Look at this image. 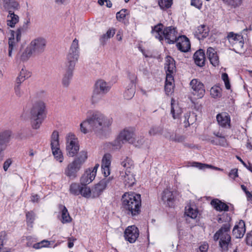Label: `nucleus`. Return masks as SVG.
<instances>
[{
    "instance_id": "49530a36",
    "label": "nucleus",
    "mask_w": 252,
    "mask_h": 252,
    "mask_svg": "<svg viewBox=\"0 0 252 252\" xmlns=\"http://www.w3.org/2000/svg\"><path fill=\"white\" fill-rule=\"evenodd\" d=\"M33 55L34 54L28 46L25 50L20 55V59L22 61H26Z\"/></svg>"
},
{
    "instance_id": "3c124183",
    "label": "nucleus",
    "mask_w": 252,
    "mask_h": 252,
    "mask_svg": "<svg viewBox=\"0 0 252 252\" xmlns=\"http://www.w3.org/2000/svg\"><path fill=\"white\" fill-rule=\"evenodd\" d=\"M112 156L110 154H106L104 155L102 159L101 166L110 167L111 162Z\"/></svg>"
},
{
    "instance_id": "aec40b11",
    "label": "nucleus",
    "mask_w": 252,
    "mask_h": 252,
    "mask_svg": "<svg viewBox=\"0 0 252 252\" xmlns=\"http://www.w3.org/2000/svg\"><path fill=\"white\" fill-rule=\"evenodd\" d=\"M207 58L210 63L214 66H217L219 65V57L216 50L212 47H209L207 50Z\"/></svg>"
},
{
    "instance_id": "dca6fc26",
    "label": "nucleus",
    "mask_w": 252,
    "mask_h": 252,
    "mask_svg": "<svg viewBox=\"0 0 252 252\" xmlns=\"http://www.w3.org/2000/svg\"><path fill=\"white\" fill-rule=\"evenodd\" d=\"M80 168L79 165L72 161L65 169L64 174L70 180H73L76 178L77 173Z\"/></svg>"
},
{
    "instance_id": "c9c22d12",
    "label": "nucleus",
    "mask_w": 252,
    "mask_h": 252,
    "mask_svg": "<svg viewBox=\"0 0 252 252\" xmlns=\"http://www.w3.org/2000/svg\"><path fill=\"white\" fill-rule=\"evenodd\" d=\"M31 76V72L28 71L25 69H22L18 76L16 78V82L17 83L21 84L26 79H28Z\"/></svg>"
},
{
    "instance_id": "4be33fe9",
    "label": "nucleus",
    "mask_w": 252,
    "mask_h": 252,
    "mask_svg": "<svg viewBox=\"0 0 252 252\" xmlns=\"http://www.w3.org/2000/svg\"><path fill=\"white\" fill-rule=\"evenodd\" d=\"M227 38L229 42L242 48L244 45L243 37L241 35L235 34L233 32L228 33Z\"/></svg>"
},
{
    "instance_id": "4c0bfd02",
    "label": "nucleus",
    "mask_w": 252,
    "mask_h": 252,
    "mask_svg": "<svg viewBox=\"0 0 252 252\" xmlns=\"http://www.w3.org/2000/svg\"><path fill=\"white\" fill-rule=\"evenodd\" d=\"M121 165L125 169V170L132 171L134 168L133 160L128 157L126 158L124 160L121 162Z\"/></svg>"
},
{
    "instance_id": "c85d7f7f",
    "label": "nucleus",
    "mask_w": 252,
    "mask_h": 252,
    "mask_svg": "<svg viewBox=\"0 0 252 252\" xmlns=\"http://www.w3.org/2000/svg\"><path fill=\"white\" fill-rule=\"evenodd\" d=\"M211 204L218 211H228L229 210L228 205L218 199L212 200Z\"/></svg>"
},
{
    "instance_id": "5701e85b",
    "label": "nucleus",
    "mask_w": 252,
    "mask_h": 252,
    "mask_svg": "<svg viewBox=\"0 0 252 252\" xmlns=\"http://www.w3.org/2000/svg\"><path fill=\"white\" fill-rule=\"evenodd\" d=\"M31 24L30 18L28 17L25 20L23 25L19 28L15 32L16 40L18 42L20 41L21 34L23 33L26 32L30 29Z\"/></svg>"
},
{
    "instance_id": "9d476101",
    "label": "nucleus",
    "mask_w": 252,
    "mask_h": 252,
    "mask_svg": "<svg viewBox=\"0 0 252 252\" xmlns=\"http://www.w3.org/2000/svg\"><path fill=\"white\" fill-rule=\"evenodd\" d=\"M113 178L109 177L101 180L92 189V198H96L102 194L106 188L111 185Z\"/></svg>"
},
{
    "instance_id": "f03ea898",
    "label": "nucleus",
    "mask_w": 252,
    "mask_h": 252,
    "mask_svg": "<svg viewBox=\"0 0 252 252\" xmlns=\"http://www.w3.org/2000/svg\"><path fill=\"white\" fill-rule=\"evenodd\" d=\"M79 53L78 40L75 38L71 45L66 57L65 72L62 79V84L65 87L69 86L72 78L75 64L79 57Z\"/></svg>"
},
{
    "instance_id": "338daca9",
    "label": "nucleus",
    "mask_w": 252,
    "mask_h": 252,
    "mask_svg": "<svg viewBox=\"0 0 252 252\" xmlns=\"http://www.w3.org/2000/svg\"><path fill=\"white\" fill-rule=\"evenodd\" d=\"M236 158L243 164V165L246 167L249 170L252 172V165L249 163V166L242 159V158L238 157L236 156Z\"/></svg>"
},
{
    "instance_id": "13d9d810",
    "label": "nucleus",
    "mask_w": 252,
    "mask_h": 252,
    "mask_svg": "<svg viewBox=\"0 0 252 252\" xmlns=\"http://www.w3.org/2000/svg\"><path fill=\"white\" fill-rule=\"evenodd\" d=\"M221 78L224 81L226 89L227 90L230 89L231 85L230 84L228 74L226 73H223L221 75Z\"/></svg>"
},
{
    "instance_id": "f257e3e1",
    "label": "nucleus",
    "mask_w": 252,
    "mask_h": 252,
    "mask_svg": "<svg viewBox=\"0 0 252 252\" xmlns=\"http://www.w3.org/2000/svg\"><path fill=\"white\" fill-rule=\"evenodd\" d=\"M112 124L110 119L106 118L99 112H94L85 121L80 124V130L86 134L89 131H94L96 135L102 136L105 134Z\"/></svg>"
},
{
    "instance_id": "20e7f679",
    "label": "nucleus",
    "mask_w": 252,
    "mask_h": 252,
    "mask_svg": "<svg viewBox=\"0 0 252 252\" xmlns=\"http://www.w3.org/2000/svg\"><path fill=\"white\" fill-rule=\"evenodd\" d=\"M230 228L231 225L229 223H224L213 236L214 241H219L220 250L221 252H227L232 245Z\"/></svg>"
},
{
    "instance_id": "f8f14e48",
    "label": "nucleus",
    "mask_w": 252,
    "mask_h": 252,
    "mask_svg": "<svg viewBox=\"0 0 252 252\" xmlns=\"http://www.w3.org/2000/svg\"><path fill=\"white\" fill-rule=\"evenodd\" d=\"M164 38L169 44H173L177 42L178 36L176 29L172 27H168L164 28Z\"/></svg>"
},
{
    "instance_id": "b1692460",
    "label": "nucleus",
    "mask_w": 252,
    "mask_h": 252,
    "mask_svg": "<svg viewBox=\"0 0 252 252\" xmlns=\"http://www.w3.org/2000/svg\"><path fill=\"white\" fill-rule=\"evenodd\" d=\"M162 200L166 203L169 207L173 206L175 197L173 192L168 189H164L162 193Z\"/></svg>"
},
{
    "instance_id": "6ab92c4d",
    "label": "nucleus",
    "mask_w": 252,
    "mask_h": 252,
    "mask_svg": "<svg viewBox=\"0 0 252 252\" xmlns=\"http://www.w3.org/2000/svg\"><path fill=\"white\" fill-rule=\"evenodd\" d=\"M245 222L243 220H240L237 224H236L233 230L232 235L236 238H242L245 233Z\"/></svg>"
},
{
    "instance_id": "2f4dec72",
    "label": "nucleus",
    "mask_w": 252,
    "mask_h": 252,
    "mask_svg": "<svg viewBox=\"0 0 252 252\" xmlns=\"http://www.w3.org/2000/svg\"><path fill=\"white\" fill-rule=\"evenodd\" d=\"M174 80L173 76H171L170 75H168V76H166L165 82L164 90L166 94L167 95L171 94L173 92V88L174 87Z\"/></svg>"
},
{
    "instance_id": "2eb2a0df",
    "label": "nucleus",
    "mask_w": 252,
    "mask_h": 252,
    "mask_svg": "<svg viewBox=\"0 0 252 252\" xmlns=\"http://www.w3.org/2000/svg\"><path fill=\"white\" fill-rule=\"evenodd\" d=\"M120 177L126 186L131 187L134 184L135 180L132 171L125 170L124 171H121Z\"/></svg>"
},
{
    "instance_id": "bf43d9fd",
    "label": "nucleus",
    "mask_w": 252,
    "mask_h": 252,
    "mask_svg": "<svg viewBox=\"0 0 252 252\" xmlns=\"http://www.w3.org/2000/svg\"><path fill=\"white\" fill-rule=\"evenodd\" d=\"M227 2L229 5L234 7L240 6L242 2V0H223Z\"/></svg>"
},
{
    "instance_id": "6e6552de",
    "label": "nucleus",
    "mask_w": 252,
    "mask_h": 252,
    "mask_svg": "<svg viewBox=\"0 0 252 252\" xmlns=\"http://www.w3.org/2000/svg\"><path fill=\"white\" fill-rule=\"evenodd\" d=\"M134 133L132 130L124 129L121 131L117 139L113 142V145L116 149L121 148L122 144L128 142L129 143H133Z\"/></svg>"
},
{
    "instance_id": "f704fd0d",
    "label": "nucleus",
    "mask_w": 252,
    "mask_h": 252,
    "mask_svg": "<svg viewBox=\"0 0 252 252\" xmlns=\"http://www.w3.org/2000/svg\"><path fill=\"white\" fill-rule=\"evenodd\" d=\"M59 208L62 212V222L63 223L70 222L71 221V218L70 217L66 208L63 205H60Z\"/></svg>"
},
{
    "instance_id": "864d4df0",
    "label": "nucleus",
    "mask_w": 252,
    "mask_h": 252,
    "mask_svg": "<svg viewBox=\"0 0 252 252\" xmlns=\"http://www.w3.org/2000/svg\"><path fill=\"white\" fill-rule=\"evenodd\" d=\"M50 244V242L44 240L39 243L34 244L33 245V248L35 249H39L43 247H47Z\"/></svg>"
},
{
    "instance_id": "72a5a7b5",
    "label": "nucleus",
    "mask_w": 252,
    "mask_h": 252,
    "mask_svg": "<svg viewBox=\"0 0 252 252\" xmlns=\"http://www.w3.org/2000/svg\"><path fill=\"white\" fill-rule=\"evenodd\" d=\"M196 115L193 112H189L185 114L184 116V123L185 126L187 127L190 125L193 124L196 120Z\"/></svg>"
},
{
    "instance_id": "c03bdc74",
    "label": "nucleus",
    "mask_w": 252,
    "mask_h": 252,
    "mask_svg": "<svg viewBox=\"0 0 252 252\" xmlns=\"http://www.w3.org/2000/svg\"><path fill=\"white\" fill-rule=\"evenodd\" d=\"M59 133L57 131H54L51 135V148L59 147Z\"/></svg>"
},
{
    "instance_id": "7c9ffc66",
    "label": "nucleus",
    "mask_w": 252,
    "mask_h": 252,
    "mask_svg": "<svg viewBox=\"0 0 252 252\" xmlns=\"http://www.w3.org/2000/svg\"><path fill=\"white\" fill-rule=\"evenodd\" d=\"M182 113V108L178 104L175 103V100L172 98L171 101V114L172 117L174 119H178Z\"/></svg>"
},
{
    "instance_id": "393cba45",
    "label": "nucleus",
    "mask_w": 252,
    "mask_h": 252,
    "mask_svg": "<svg viewBox=\"0 0 252 252\" xmlns=\"http://www.w3.org/2000/svg\"><path fill=\"white\" fill-rule=\"evenodd\" d=\"M205 54L203 50L196 51L193 55V59L195 64L198 66H203L205 63Z\"/></svg>"
},
{
    "instance_id": "8fccbe9b",
    "label": "nucleus",
    "mask_w": 252,
    "mask_h": 252,
    "mask_svg": "<svg viewBox=\"0 0 252 252\" xmlns=\"http://www.w3.org/2000/svg\"><path fill=\"white\" fill-rule=\"evenodd\" d=\"M115 33V29H109L105 34H104L101 37L100 40L101 42H104L106 40L113 37Z\"/></svg>"
},
{
    "instance_id": "0e129e2a",
    "label": "nucleus",
    "mask_w": 252,
    "mask_h": 252,
    "mask_svg": "<svg viewBox=\"0 0 252 252\" xmlns=\"http://www.w3.org/2000/svg\"><path fill=\"white\" fill-rule=\"evenodd\" d=\"M246 241L248 245L252 247V230L247 234Z\"/></svg>"
},
{
    "instance_id": "a878e982",
    "label": "nucleus",
    "mask_w": 252,
    "mask_h": 252,
    "mask_svg": "<svg viewBox=\"0 0 252 252\" xmlns=\"http://www.w3.org/2000/svg\"><path fill=\"white\" fill-rule=\"evenodd\" d=\"M4 9L9 12L19 8V4L16 0H1Z\"/></svg>"
},
{
    "instance_id": "a18cd8bd",
    "label": "nucleus",
    "mask_w": 252,
    "mask_h": 252,
    "mask_svg": "<svg viewBox=\"0 0 252 252\" xmlns=\"http://www.w3.org/2000/svg\"><path fill=\"white\" fill-rule=\"evenodd\" d=\"M158 4L161 9L165 10L171 7L173 0H158Z\"/></svg>"
},
{
    "instance_id": "473e14b6",
    "label": "nucleus",
    "mask_w": 252,
    "mask_h": 252,
    "mask_svg": "<svg viewBox=\"0 0 252 252\" xmlns=\"http://www.w3.org/2000/svg\"><path fill=\"white\" fill-rule=\"evenodd\" d=\"M19 16L14 13V11H10L7 16V24L8 26L13 28L19 22Z\"/></svg>"
},
{
    "instance_id": "9b49d317",
    "label": "nucleus",
    "mask_w": 252,
    "mask_h": 252,
    "mask_svg": "<svg viewBox=\"0 0 252 252\" xmlns=\"http://www.w3.org/2000/svg\"><path fill=\"white\" fill-rule=\"evenodd\" d=\"M190 85L192 89V94L197 98H202L205 93L203 84L198 80L194 79L190 82Z\"/></svg>"
},
{
    "instance_id": "bb28decb",
    "label": "nucleus",
    "mask_w": 252,
    "mask_h": 252,
    "mask_svg": "<svg viewBox=\"0 0 252 252\" xmlns=\"http://www.w3.org/2000/svg\"><path fill=\"white\" fill-rule=\"evenodd\" d=\"M94 178V174L91 173V168H89L85 171L80 178V184L81 185H87L91 183Z\"/></svg>"
},
{
    "instance_id": "603ef678",
    "label": "nucleus",
    "mask_w": 252,
    "mask_h": 252,
    "mask_svg": "<svg viewBox=\"0 0 252 252\" xmlns=\"http://www.w3.org/2000/svg\"><path fill=\"white\" fill-rule=\"evenodd\" d=\"M14 32L13 31L12 33V35L13 37L9 38V41H8V44H9L8 56L9 57H11L12 56V52L13 48L15 45Z\"/></svg>"
},
{
    "instance_id": "7ed1b4c3",
    "label": "nucleus",
    "mask_w": 252,
    "mask_h": 252,
    "mask_svg": "<svg viewBox=\"0 0 252 252\" xmlns=\"http://www.w3.org/2000/svg\"><path fill=\"white\" fill-rule=\"evenodd\" d=\"M122 211L129 217L135 218L141 213V199L139 194L125 193L121 199Z\"/></svg>"
},
{
    "instance_id": "79ce46f5",
    "label": "nucleus",
    "mask_w": 252,
    "mask_h": 252,
    "mask_svg": "<svg viewBox=\"0 0 252 252\" xmlns=\"http://www.w3.org/2000/svg\"><path fill=\"white\" fill-rule=\"evenodd\" d=\"M81 186L78 183H73L70 185L69 192L74 195H78L80 193Z\"/></svg>"
},
{
    "instance_id": "ddd939ff",
    "label": "nucleus",
    "mask_w": 252,
    "mask_h": 252,
    "mask_svg": "<svg viewBox=\"0 0 252 252\" xmlns=\"http://www.w3.org/2000/svg\"><path fill=\"white\" fill-rule=\"evenodd\" d=\"M216 119L220 126L224 128H230L231 118L228 113L223 112L219 113L217 115Z\"/></svg>"
},
{
    "instance_id": "6e6d98bb",
    "label": "nucleus",
    "mask_w": 252,
    "mask_h": 252,
    "mask_svg": "<svg viewBox=\"0 0 252 252\" xmlns=\"http://www.w3.org/2000/svg\"><path fill=\"white\" fill-rule=\"evenodd\" d=\"M186 213L187 215L192 219H195L197 217L198 215V211L196 209H193L191 207H189L186 210Z\"/></svg>"
},
{
    "instance_id": "412c9836",
    "label": "nucleus",
    "mask_w": 252,
    "mask_h": 252,
    "mask_svg": "<svg viewBox=\"0 0 252 252\" xmlns=\"http://www.w3.org/2000/svg\"><path fill=\"white\" fill-rule=\"evenodd\" d=\"M11 132L4 131L0 133V154L6 148L10 140Z\"/></svg>"
},
{
    "instance_id": "052dcab7",
    "label": "nucleus",
    "mask_w": 252,
    "mask_h": 252,
    "mask_svg": "<svg viewBox=\"0 0 252 252\" xmlns=\"http://www.w3.org/2000/svg\"><path fill=\"white\" fill-rule=\"evenodd\" d=\"M145 142V139L144 137L140 136L136 140L134 139L133 144L136 147H140L143 145Z\"/></svg>"
},
{
    "instance_id": "680f3d73",
    "label": "nucleus",
    "mask_w": 252,
    "mask_h": 252,
    "mask_svg": "<svg viewBox=\"0 0 252 252\" xmlns=\"http://www.w3.org/2000/svg\"><path fill=\"white\" fill-rule=\"evenodd\" d=\"M190 4L192 6L200 9L202 8V1L201 0H191Z\"/></svg>"
},
{
    "instance_id": "a19ab883",
    "label": "nucleus",
    "mask_w": 252,
    "mask_h": 252,
    "mask_svg": "<svg viewBox=\"0 0 252 252\" xmlns=\"http://www.w3.org/2000/svg\"><path fill=\"white\" fill-rule=\"evenodd\" d=\"M210 94L213 98H220L221 96V89L219 86H214L210 90Z\"/></svg>"
},
{
    "instance_id": "423d86ee",
    "label": "nucleus",
    "mask_w": 252,
    "mask_h": 252,
    "mask_svg": "<svg viewBox=\"0 0 252 252\" xmlns=\"http://www.w3.org/2000/svg\"><path fill=\"white\" fill-rule=\"evenodd\" d=\"M111 86L103 80L97 81L92 94V101L95 103L100 100L103 95L110 90Z\"/></svg>"
},
{
    "instance_id": "774afa93",
    "label": "nucleus",
    "mask_w": 252,
    "mask_h": 252,
    "mask_svg": "<svg viewBox=\"0 0 252 252\" xmlns=\"http://www.w3.org/2000/svg\"><path fill=\"white\" fill-rule=\"evenodd\" d=\"M209 246L206 243H204L201 246H200L199 249L200 252H207L208 250Z\"/></svg>"
},
{
    "instance_id": "e2e57ef3",
    "label": "nucleus",
    "mask_w": 252,
    "mask_h": 252,
    "mask_svg": "<svg viewBox=\"0 0 252 252\" xmlns=\"http://www.w3.org/2000/svg\"><path fill=\"white\" fill-rule=\"evenodd\" d=\"M6 234L5 231H2L0 232V252H1L2 248L3 246V241L5 238Z\"/></svg>"
},
{
    "instance_id": "4d7b16f0",
    "label": "nucleus",
    "mask_w": 252,
    "mask_h": 252,
    "mask_svg": "<svg viewBox=\"0 0 252 252\" xmlns=\"http://www.w3.org/2000/svg\"><path fill=\"white\" fill-rule=\"evenodd\" d=\"M127 11V10L126 9H123L119 12H118L116 14L117 19L119 21L124 20L126 17V12Z\"/></svg>"
},
{
    "instance_id": "09e8293b",
    "label": "nucleus",
    "mask_w": 252,
    "mask_h": 252,
    "mask_svg": "<svg viewBox=\"0 0 252 252\" xmlns=\"http://www.w3.org/2000/svg\"><path fill=\"white\" fill-rule=\"evenodd\" d=\"M162 130V127L160 126H152L149 131V134L150 136H155L156 135L161 134Z\"/></svg>"
},
{
    "instance_id": "58836bf2",
    "label": "nucleus",
    "mask_w": 252,
    "mask_h": 252,
    "mask_svg": "<svg viewBox=\"0 0 252 252\" xmlns=\"http://www.w3.org/2000/svg\"><path fill=\"white\" fill-rule=\"evenodd\" d=\"M135 93V87L128 85L124 94V96L126 99H130L134 96Z\"/></svg>"
},
{
    "instance_id": "1a4fd4ad",
    "label": "nucleus",
    "mask_w": 252,
    "mask_h": 252,
    "mask_svg": "<svg viewBox=\"0 0 252 252\" xmlns=\"http://www.w3.org/2000/svg\"><path fill=\"white\" fill-rule=\"evenodd\" d=\"M47 41L42 37H37L32 40L28 45L34 55H37L43 53L46 48Z\"/></svg>"
},
{
    "instance_id": "cd10ccee",
    "label": "nucleus",
    "mask_w": 252,
    "mask_h": 252,
    "mask_svg": "<svg viewBox=\"0 0 252 252\" xmlns=\"http://www.w3.org/2000/svg\"><path fill=\"white\" fill-rule=\"evenodd\" d=\"M163 25L161 24L152 27V32L155 37L158 39L160 41L163 40V32H164V29L163 30Z\"/></svg>"
},
{
    "instance_id": "e433bc0d",
    "label": "nucleus",
    "mask_w": 252,
    "mask_h": 252,
    "mask_svg": "<svg viewBox=\"0 0 252 252\" xmlns=\"http://www.w3.org/2000/svg\"><path fill=\"white\" fill-rule=\"evenodd\" d=\"M87 158V152L85 151H82L79 153L78 156L73 161L81 167Z\"/></svg>"
},
{
    "instance_id": "f3484780",
    "label": "nucleus",
    "mask_w": 252,
    "mask_h": 252,
    "mask_svg": "<svg viewBox=\"0 0 252 252\" xmlns=\"http://www.w3.org/2000/svg\"><path fill=\"white\" fill-rule=\"evenodd\" d=\"M176 46L178 50L183 52H187L190 49L189 40L185 35L178 36Z\"/></svg>"
},
{
    "instance_id": "37998d69",
    "label": "nucleus",
    "mask_w": 252,
    "mask_h": 252,
    "mask_svg": "<svg viewBox=\"0 0 252 252\" xmlns=\"http://www.w3.org/2000/svg\"><path fill=\"white\" fill-rule=\"evenodd\" d=\"M52 153L57 160L62 162L63 159V157L59 147L51 148Z\"/></svg>"
},
{
    "instance_id": "0eeeda50",
    "label": "nucleus",
    "mask_w": 252,
    "mask_h": 252,
    "mask_svg": "<svg viewBox=\"0 0 252 252\" xmlns=\"http://www.w3.org/2000/svg\"><path fill=\"white\" fill-rule=\"evenodd\" d=\"M79 150L78 141L75 135L69 133L66 137V151L67 155L73 157L75 156Z\"/></svg>"
},
{
    "instance_id": "39448f33",
    "label": "nucleus",
    "mask_w": 252,
    "mask_h": 252,
    "mask_svg": "<svg viewBox=\"0 0 252 252\" xmlns=\"http://www.w3.org/2000/svg\"><path fill=\"white\" fill-rule=\"evenodd\" d=\"M46 116L45 103L42 100L35 102L31 108L30 119L33 129H38Z\"/></svg>"
},
{
    "instance_id": "a211bd4d",
    "label": "nucleus",
    "mask_w": 252,
    "mask_h": 252,
    "mask_svg": "<svg viewBox=\"0 0 252 252\" xmlns=\"http://www.w3.org/2000/svg\"><path fill=\"white\" fill-rule=\"evenodd\" d=\"M164 68L166 71V76L170 75L174 77V73L176 71L175 62L171 57L167 56L166 58Z\"/></svg>"
},
{
    "instance_id": "ea45409f",
    "label": "nucleus",
    "mask_w": 252,
    "mask_h": 252,
    "mask_svg": "<svg viewBox=\"0 0 252 252\" xmlns=\"http://www.w3.org/2000/svg\"><path fill=\"white\" fill-rule=\"evenodd\" d=\"M80 189V194L83 197L86 198L92 197V189H91L87 185H82Z\"/></svg>"
},
{
    "instance_id": "c756f323",
    "label": "nucleus",
    "mask_w": 252,
    "mask_h": 252,
    "mask_svg": "<svg viewBox=\"0 0 252 252\" xmlns=\"http://www.w3.org/2000/svg\"><path fill=\"white\" fill-rule=\"evenodd\" d=\"M209 34L208 29L204 25L198 27L194 33V36L199 40L206 38Z\"/></svg>"
},
{
    "instance_id": "de8ad7c7",
    "label": "nucleus",
    "mask_w": 252,
    "mask_h": 252,
    "mask_svg": "<svg viewBox=\"0 0 252 252\" xmlns=\"http://www.w3.org/2000/svg\"><path fill=\"white\" fill-rule=\"evenodd\" d=\"M27 223L29 226L32 227L35 220V214L33 211L27 212L26 214Z\"/></svg>"
},
{
    "instance_id": "5fc2aeb1",
    "label": "nucleus",
    "mask_w": 252,
    "mask_h": 252,
    "mask_svg": "<svg viewBox=\"0 0 252 252\" xmlns=\"http://www.w3.org/2000/svg\"><path fill=\"white\" fill-rule=\"evenodd\" d=\"M128 78L129 80L130 83L129 85L130 86L135 87V84L137 81V75L134 72H128L127 73Z\"/></svg>"
},
{
    "instance_id": "4468645a",
    "label": "nucleus",
    "mask_w": 252,
    "mask_h": 252,
    "mask_svg": "<svg viewBox=\"0 0 252 252\" xmlns=\"http://www.w3.org/2000/svg\"><path fill=\"white\" fill-rule=\"evenodd\" d=\"M139 236V230L134 225L129 226L126 228L124 237L126 240L133 243L135 242Z\"/></svg>"
},
{
    "instance_id": "69168bd1",
    "label": "nucleus",
    "mask_w": 252,
    "mask_h": 252,
    "mask_svg": "<svg viewBox=\"0 0 252 252\" xmlns=\"http://www.w3.org/2000/svg\"><path fill=\"white\" fill-rule=\"evenodd\" d=\"M102 172L105 177V178H107V177L110 175V167L108 166H101Z\"/></svg>"
}]
</instances>
